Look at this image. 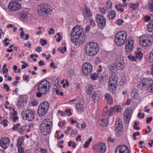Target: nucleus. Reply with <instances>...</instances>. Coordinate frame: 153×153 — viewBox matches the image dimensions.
<instances>
[{"instance_id":"1","label":"nucleus","mask_w":153,"mask_h":153,"mask_svg":"<svg viewBox=\"0 0 153 153\" xmlns=\"http://www.w3.org/2000/svg\"><path fill=\"white\" fill-rule=\"evenodd\" d=\"M51 85L50 82L46 80H44L40 82L38 85L36 96L40 97L42 95H45L49 92Z\"/></svg>"},{"instance_id":"2","label":"nucleus","mask_w":153,"mask_h":153,"mask_svg":"<svg viewBox=\"0 0 153 153\" xmlns=\"http://www.w3.org/2000/svg\"><path fill=\"white\" fill-rule=\"evenodd\" d=\"M84 33L82 29L79 27L77 26L74 27L71 33V40L73 43H75V44L77 45L76 43L78 40L81 39H82V37Z\"/></svg>"},{"instance_id":"3","label":"nucleus","mask_w":153,"mask_h":153,"mask_svg":"<svg viewBox=\"0 0 153 153\" xmlns=\"http://www.w3.org/2000/svg\"><path fill=\"white\" fill-rule=\"evenodd\" d=\"M99 48L96 43L90 42L86 45L85 47V52L88 56H93L98 52Z\"/></svg>"},{"instance_id":"4","label":"nucleus","mask_w":153,"mask_h":153,"mask_svg":"<svg viewBox=\"0 0 153 153\" xmlns=\"http://www.w3.org/2000/svg\"><path fill=\"white\" fill-rule=\"evenodd\" d=\"M52 123L49 119L43 120L41 123L40 127V132L43 135H46L51 132Z\"/></svg>"},{"instance_id":"5","label":"nucleus","mask_w":153,"mask_h":153,"mask_svg":"<svg viewBox=\"0 0 153 153\" xmlns=\"http://www.w3.org/2000/svg\"><path fill=\"white\" fill-rule=\"evenodd\" d=\"M127 36V33L125 31L118 32L115 37L114 40L116 45L119 46L123 45L125 42Z\"/></svg>"},{"instance_id":"6","label":"nucleus","mask_w":153,"mask_h":153,"mask_svg":"<svg viewBox=\"0 0 153 153\" xmlns=\"http://www.w3.org/2000/svg\"><path fill=\"white\" fill-rule=\"evenodd\" d=\"M52 10H50V6L46 4H40L38 8V13L39 15L44 17H47L48 14H50Z\"/></svg>"},{"instance_id":"7","label":"nucleus","mask_w":153,"mask_h":153,"mask_svg":"<svg viewBox=\"0 0 153 153\" xmlns=\"http://www.w3.org/2000/svg\"><path fill=\"white\" fill-rule=\"evenodd\" d=\"M118 80L117 76H116L114 73L111 76L109 77L108 86L109 90L113 94L115 93Z\"/></svg>"},{"instance_id":"8","label":"nucleus","mask_w":153,"mask_h":153,"mask_svg":"<svg viewBox=\"0 0 153 153\" xmlns=\"http://www.w3.org/2000/svg\"><path fill=\"white\" fill-rule=\"evenodd\" d=\"M22 115L24 120L28 121H32L34 118V114L30 109L26 108L24 109L22 112Z\"/></svg>"},{"instance_id":"9","label":"nucleus","mask_w":153,"mask_h":153,"mask_svg":"<svg viewBox=\"0 0 153 153\" xmlns=\"http://www.w3.org/2000/svg\"><path fill=\"white\" fill-rule=\"evenodd\" d=\"M82 69L83 73L85 76H88L91 74L93 69L92 65L89 62H86L83 64Z\"/></svg>"},{"instance_id":"10","label":"nucleus","mask_w":153,"mask_h":153,"mask_svg":"<svg viewBox=\"0 0 153 153\" xmlns=\"http://www.w3.org/2000/svg\"><path fill=\"white\" fill-rule=\"evenodd\" d=\"M96 19L98 27L101 29H103L106 23L105 18L101 15H98L97 16Z\"/></svg>"},{"instance_id":"11","label":"nucleus","mask_w":153,"mask_h":153,"mask_svg":"<svg viewBox=\"0 0 153 153\" xmlns=\"http://www.w3.org/2000/svg\"><path fill=\"white\" fill-rule=\"evenodd\" d=\"M140 43L143 47H148L151 45L152 43L150 39L144 35H142L140 39Z\"/></svg>"},{"instance_id":"12","label":"nucleus","mask_w":153,"mask_h":153,"mask_svg":"<svg viewBox=\"0 0 153 153\" xmlns=\"http://www.w3.org/2000/svg\"><path fill=\"white\" fill-rule=\"evenodd\" d=\"M145 86L147 87L148 90L150 92H153V81L150 78H144L143 81Z\"/></svg>"},{"instance_id":"13","label":"nucleus","mask_w":153,"mask_h":153,"mask_svg":"<svg viewBox=\"0 0 153 153\" xmlns=\"http://www.w3.org/2000/svg\"><path fill=\"white\" fill-rule=\"evenodd\" d=\"M94 150L98 153H104L106 149L105 145L103 143H100L95 145Z\"/></svg>"},{"instance_id":"14","label":"nucleus","mask_w":153,"mask_h":153,"mask_svg":"<svg viewBox=\"0 0 153 153\" xmlns=\"http://www.w3.org/2000/svg\"><path fill=\"white\" fill-rule=\"evenodd\" d=\"M21 4L16 1L10 2L9 4V9L12 11L17 10L21 8Z\"/></svg>"},{"instance_id":"15","label":"nucleus","mask_w":153,"mask_h":153,"mask_svg":"<svg viewBox=\"0 0 153 153\" xmlns=\"http://www.w3.org/2000/svg\"><path fill=\"white\" fill-rule=\"evenodd\" d=\"M123 125L122 121H119L118 123L115 125L114 130L116 135L117 136H120L122 134V128Z\"/></svg>"},{"instance_id":"16","label":"nucleus","mask_w":153,"mask_h":153,"mask_svg":"<svg viewBox=\"0 0 153 153\" xmlns=\"http://www.w3.org/2000/svg\"><path fill=\"white\" fill-rule=\"evenodd\" d=\"M115 153H129V152L127 146L122 145L117 147Z\"/></svg>"},{"instance_id":"17","label":"nucleus","mask_w":153,"mask_h":153,"mask_svg":"<svg viewBox=\"0 0 153 153\" xmlns=\"http://www.w3.org/2000/svg\"><path fill=\"white\" fill-rule=\"evenodd\" d=\"M133 42L132 40H126V43L125 49L127 53L131 52L133 49Z\"/></svg>"},{"instance_id":"18","label":"nucleus","mask_w":153,"mask_h":153,"mask_svg":"<svg viewBox=\"0 0 153 153\" xmlns=\"http://www.w3.org/2000/svg\"><path fill=\"white\" fill-rule=\"evenodd\" d=\"M10 140L8 138L5 137L2 138L0 141V144L2 148L5 149L8 146Z\"/></svg>"},{"instance_id":"19","label":"nucleus","mask_w":153,"mask_h":153,"mask_svg":"<svg viewBox=\"0 0 153 153\" xmlns=\"http://www.w3.org/2000/svg\"><path fill=\"white\" fill-rule=\"evenodd\" d=\"M131 111L127 109L124 113L123 115V119L125 123L128 122L131 116Z\"/></svg>"},{"instance_id":"20","label":"nucleus","mask_w":153,"mask_h":153,"mask_svg":"<svg viewBox=\"0 0 153 153\" xmlns=\"http://www.w3.org/2000/svg\"><path fill=\"white\" fill-rule=\"evenodd\" d=\"M84 16L85 18H90L92 16V13L89 9L85 6V8Z\"/></svg>"},{"instance_id":"21","label":"nucleus","mask_w":153,"mask_h":153,"mask_svg":"<svg viewBox=\"0 0 153 153\" xmlns=\"http://www.w3.org/2000/svg\"><path fill=\"white\" fill-rule=\"evenodd\" d=\"M17 105L20 108H22L26 105V102L24 100L22 97H20Z\"/></svg>"},{"instance_id":"22","label":"nucleus","mask_w":153,"mask_h":153,"mask_svg":"<svg viewBox=\"0 0 153 153\" xmlns=\"http://www.w3.org/2000/svg\"><path fill=\"white\" fill-rule=\"evenodd\" d=\"M138 90L135 88L133 89L131 91V96L132 98L134 99H137L138 96Z\"/></svg>"},{"instance_id":"23","label":"nucleus","mask_w":153,"mask_h":153,"mask_svg":"<svg viewBox=\"0 0 153 153\" xmlns=\"http://www.w3.org/2000/svg\"><path fill=\"white\" fill-rule=\"evenodd\" d=\"M116 67L118 70L123 69L125 67V65L124 62L122 61L119 62L116 65Z\"/></svg>"},{"instance_id":"24","label":"nucleus","mask_w":153,"mask_h":153,"mask_svg":"<svg viewBox=\"0 0 153 153\" xmlns=\"http://www.w3.org/2000/svg\"><path fill=\"white\" fill-rule=\"evenodd\" d=\"M47 111L45 110V109L39 106L38 110V114L40 116H42L45 115Z\"/></svg>"},{"instance_id":"25","label":"nucleus","mask_w":153,"mask_h":153,"mask_svg":"<svg viewBox=\"0 0 153 153\" xmlns=\"http://www.w3.org/2000/svg\"><path fill=\"white\" fill-rule=\"evenodd\" d=\"M105 98L108 101V104L111 105L113 104V99L112 97L109 94L106 93L105 95Z\"/></svg>"},{"instance_id":"26","label":"nucleus","mask_w":153,"mask_h":153,"mask_svg":"<svg viewBox=\"0 0 153 153\" xmlns=\"http://www.w3.org/2000/svg\"><path fill=\"white\" fill-rule=\"evenodd\" d=\"M49 106L50 104L48 103L47 102L45 101L41 103L39 106L45 109V110L48 111L49 108Z\"/></svg>"},{"instance_id":"27","label":"nucleus","mask_w":153,"mask_h":153,"mask_svg":"<svg viewBox=\"0 0 153 153\" xmlns=\"http://www.w3.org/2000/svg\"><path fill=\"white\" fill-rule=\"evenodd\" d=\"M141 51V49L138 48L137 49V51L135 53V58L136 59L137 58L140 59L142 58L143 55Z\"/></svg>"},{"instance_id":"28","label":"nucleus","mask_w":153,"mask_h":153,"mask_svg":"<svg viewBox=\"0 0 153 153\" xmlns=\"http://www.w3.org/2000/svg\"><path fill=\"white\" fill-rule=\"evenodd\" d=\"M92 100L94 102H97L99 99V96L98 94L95 93L93 94L92 96Z\"/></svg>"},{"instance_id":"29","label":"nucleus","mask_w":153,"mask_h":153,"mask_svg":"<svg viewBox=\"0 0 153 153\" xmlns=\"http://www.w3.org/2000/svg\"><path fill=\"white\" fill-rule=\"evenodd\" d=\"M116 15L114 11H112L108 14V17L110 19H113L115 17Z\"/></svg>"},{"instance_id":"30","label":"nucleus","mask_w":153,"mask_h":153,"mask_svg":"<svg viewBox=\"0 0 153 153\" xmlns=\"http://www.w3.org/2000/svg\"><path fill=\"white\" fill-rule=\"evenodd\" d=\"M148 60L150 62H153V50L150 53Z\"/></svg>"},{"instance_id":"31","label":"nucleus","mask_w":153,"mask_h":153,"mask_svg":"<svg viewBox=\"0 0 153 153\" xmlns=\"http://www.w3.org/2000/svg\"><path fill=\"white\" fill-rule=\"evenodd\" d=\"M22 143V137H19L17 140V146L18 147L21 146Z\"/></svg>"},{"instance_id":"32","label":"nucleus","mask_w":153,"mask_h":153,"mask_svg":"<svg viewBox=\"0 0 153 153\" xmlns=\"http://www.w3.org/2000/svg\"><path fill=\"white\" fill-rule=\"evenodd\" d=\"M92 137H90L89 138L88 140L87 141H86L84 145V148H86L87 147L89 144L90 143V142L92 141Z\"/></svg>"},{"instance_id":"33","label":"nucleus","mask_w":153,"mask_h":153,"mask_svg":"<svg viewBox=\"0 0 153 153\" xmlns=\"http://www.w3.org/2000/svg\"><path fill=\"white\" fill-rule=\"evenodd\" d=\"M66 47L65 46H64L63 47H59L58 48V50L60 52L63 53L65 52V51H66Z\"/></svg>"},{"instance_id":"34","label":"nucleus","mask_w":153,"mask_h":153,"mask_svg":"<svg viewBox=\"0 0 153 153\" xmlns=\"http://www.w3.org/2000/svg\"><path fill=\"white\" fill-rule=\"evenodd\" d=\"M76 107L77 108V110L80 111H83V107L82 105L80 103H78V104H76Z\"/></svg>"},{"instance_id":"35","label":"nucleus","mask_w":153,"mask_h":153,"mask_svg":"<svg viewBox=\"0 0 153 153\" xmlns=\"http://www.w3.org/2000/svg\"><path fill=\"white\" fill-rule=\"evenodd\" d=\"M97 75V74L96 73H93V74H91L90 76V77L93 80H96L97 78H98L99 77V76H98Z\"/></svg>"},{"instance_id":"36","label":"nucleus","mask_w":153,"mask_h":153,"mask_svg":"<svg viewBox=\"0 0 153 153\" xmlns=\"http://www.w3.org/2000/svg\"><path fill=\"white\" fill-rule=\"evenodd\" d=\"M92 92L94 93L93 89L91 85H89L88 90L87 93L88 94H92Z\"/></svg>"},{"instance_id":"37","label":"nucleus","mask_w":153,"mask_h":153,"mask_svg":"<svg viewBox=\"0 0 153 153\" xmlns=\"http://www.w3.org/2000/svg\"><path fill=\"white\" fill-rule=\"evenodd\" d=\"M106 8L109 10L112 7V4L111 1H108L106 4Z\"/></svg>"},{"instance_id":"38","label":"nucleus","mask_w":153,"mask_h":153,"mask_svg":"<svg viewBox=\"0 0 153 153\" xmlns=\"http://www.w3.org/2000/svg\"><path fill=\"white\" fill-rule=\"evenodd\" d=\"M68 144L69 146H72L73 148H75L76 146V143L72 141H69L68 142Z\"/></svg>"},{"instance_id":"39","label":"nucleus","mask_w":153,"mask_h":153,"mask_svg":"<svg viewBox=\"0 0 153 153\" xmlns=\"http://www.w3.org/2000/svg\"><path fill=\"white\" fill-rule=\"evenodd\" d=\"M138 6V5L137 4H129V7L130 8L132 9V10L135 9Z\"/></svg>"},{"instance_id":"40","label":"nucleus","mask_w":153,"mask_h":153,"mask_svg":"<svg viewBox=\"0 0 153 153\" xmlns=\"http://www.w3.org/2000/svg\"><path fill=\"white\" fill-rule=\"evenodd\" d=\"M90 25L92 27H94L96 25V23L94 20L91 18L90 20Z\"/></svg>"},{"instance_id":"41","label":"nucleus","mask_w":153,"mask_h":153,"mask_svg":"<svg viewBox=\"0 0 153 153\" xmlns=\"http://www.w3.org/2000/svg\"><path fill=\"white\" fill-rule=\"evenodd\" d=\"M115 112H119L121 109V108L119 106H117L113 107Z\"/></svg>"},{"instance_id":"42","label":"nucleus","mask_w":153,"mask_h":153,"mask_svg":"<svg viewBox=\"0 0 153 153\" xmlns=\"http://www.w3.org/2000/svg\"><path fill=\"white\" fill-rule=\"evenodd\" d=\"M20 123H18L17 124L14 125V126L13 128V129L14 131H17L18 127H20Z\"/></svg>"},{"instance_id":"43","label":"nucleus","mask_w":153,"mask_h":153,"mask_svg":"<svg viewBox=\"0 0 153 153\" xmlns=\"http://www.w3.org/2000/svg\"><path fill=\"white\" fill-rule=\"evenodd\" d=\"M145 87V86L144 84L143 81L142 83H139L137 85L138 88L140 89H143V87Z\"/></svg>"},{"instance_id":"44","label":"nucleus","mask_w":153,"mask_h":153,"mask_svg":"<svg viewBox=\"0 0 153 153\" xmlns=\"http://www.w3.org/2000/svg\"><path fill=\"white\" fill-rule=\"evenodd\" d=\"M108 107L107 106H106L103 109L102 114L104 117H105L106 115H107V113H108Z\"/></svg>"},{"instance_id":"45","label":"nucleus","mask_w":153,"mask_h":153,"mask_svg":"<svg viewBox=\"0 0 153 153\" xmlns=\"http://www.w3.org/2000/svg\"><path fill=\"white\" fill-rule=\"evenodd\" d=\"M40 44L43 46H45L46 45H47L48 43L47 41L43 39H41L40 40Z\"/></svg>"},{"instance_id":"46","label":"nucleus","mask_w":153,"mask_h":153,"mask_svg":"<svg viewBox=\"0 0 153 153\" xmlns=\"http://www.w3.org/2000/svg\"><path fill=\"white\" fill-rule=\"evenodd\" d=\"M128 58L131 61H136V60L135 57L132 56L131 54H129V55L128 56Z\"/></svg>"},{"instance_id":"47","label":"nucleus","mask_w":153,"mask_h":153,"mask_svg":"<svg viewBox=\"0 0 153 153\" xmlns=\"http://www.w3.org/2000/svg\"><path fill=\"white\" fill-rule=\"evenodd\" d=\"M107 123H107H105L103 119H101L100 124L103 127H106L107 125Z\"/></svg>"},{"instance_id":"48","label":"nucleus","mask_w":153,"mask_h":153,"mask_svg":"<svg viewBox=\"0 0 153 153\" xmlns=\"http://www.w3.org/2000/svg\"><path fill=\"white\" fill-rule=\"evenodd\" d=\"M8 122L7 120H4L1 122V124L4 126L6 127L7 126V123Z\"/></svg>"},{"instance_id":"49","label":"nucleus","mask_w":153,"mask_h":153,"mask_svg":"<svg viewBox=\"0 0 153 153\" xmlns=\"http://www.w3.org/2000/svg\"><path fill=\"white\" fill-rule=\"evenodd\" d=\"M114 112H115L114 110V108H111L109 110L108 113H107V115L108 116H109L110 115H112Z\"/></svg>"},{"instance_id":"50","label":"nucleus","mask_w":153,"mask_h":153,"mask_svg":"<svg viewBox=\"0 0 153 153\" xmlns=\"http://www.w3.org/2000/svg\"><path fill=\"white\" fill-rule=\"evenodd\" d=\"M57 35L58 36V37L57 39H56V41L57 42H59L61 40L62 38V36H61L59 33H57Z\"/></svg>"},{"instance_id":"51","label":"nucleus","mask_w":153,"mask_h":153,"mask_svg":"<svg viewBox=\"0 0 153 153\" xmlns=\"http://www.w3.org/2000/svg\"><path fill=\"white\" fill-rule=\"evenodd\" d=\"M140 133L138 131H137L136 132L134 133L133 134V137L134 140H136L137 138L136 137V136H138L140 135Z\"/></svg>"},{"instance_id":"52","label":"nucleus","mask_w":153,"mask_h":153,"mask_svg":"<svg viewBox=\"0 0 153 153\" xmlns=\"http://www.w3.org/2000/svg\"><path fill=\"white\" fill-rule=\"evenodd\" d=\"M27 15L26 13L24 12H22L20 13V16L21 18L23 19H25L27 17Z\"/></svg>"},{"instance_id":"53","label":"nucleus","mask_w":153,"mask_h":153,"mask_svg":"<svg viewBox=\"0 0 153 153\" xmlns=\"http://www.w3.org/2000/svg\"><path fill=\"white\" fill-rule=\"evenodd\" d=\"M144 19L145 22H148L150 19V17L149 16H146L144 17Z\"/></svg>"},{"instance_id":"54","label":"nucleus","mask_w":153,"mask_h":153,"mask_svg":"<svg viewBox=\"0 0 153 153\" xmlns=\"http://www.w3.org/2000/svg\"><path fill=\"white\" fill-rule=\"evenodd\" d=\"M65 111L66 113H68L67 115L68 116H70L72 115L71 110L70 109H66Z\"/></svg>"},{"instance_id":"55","label":"nucleus","mask_w":153,"mask_h":153,"mask_svg":"<svg viewBox=\"0 0 153 153\" xmlns=\"http://www.w3.org/2000/svg\"><path fill=\"white\" fill-rule=\"evenodd\" d=\"M124 22L123 20H121V19H119L116 22V23L118 25H121Z\"/></svg>"},{"instance_id":"56","label":"nucleus","mask_w":153,"mask_h":153,"mask_svg":"<svg viewBox=\"0 0 153 153\" xmlns=\"http://www.w3.org/2000/svg\"><path fill=\"white\" fill-rule=\"evenodd\" d=\"M4 89H6V91L7 92H8L10 91V88L8 85L7 84H4Z\"/></svg>"},{"instance_id":"57","label":"nucleus","mask_w":153,"mask_h":153,"mask_svg":"<svg viewBox=\"0 0 153 153\" xmlns=\"http://www.w3.org/2000/svg\"><path fill=\"white\" fill-rule=\"evenodd\" d=\"M147 29L150 32H153V27L150 26V25H149V24H148V25Z\"/></svg>"},{"instance_id":"58","label":"nucleus","mask_w":153,"mask_h":153,"mask_svg":"<svg viewBox=\"0 0 153 153\" xmlns=\"http://www.w3.org/2000/svg\"><path fill=\"white\" fill-rule=\"evenodd\" d=\"M25 130V127L24 126H21L19 130V132L21 134H22Z\"/></svg>"},{"instance_id":"59","label":"nucleus","mask_w":153,"mask_h":153,"mask_svg":"<svg viewBox=\"0 0 153 153\" xmlns=\"http://www.w3.org/2000/svg\"><path fill=\"white\" fill-rule=\"evenodd\" d=\"M91 28L90 25H88L86 27V28L85 29V32L86 33L88 32L89 31Z\"/></svg>"},{"instance_id":"60","label":"nucleus","mask_w":153,"mask_h":153,"mask_svg":"<svg viewBox=\"0 0 153 153\" xmlns=\"http://www.w3.org/2000/svg\"><path fill=\"white\" fill-rule=\"evenodd\" d=\"M7 41H10V40H9V39H7V38H5V39L3 41V42L5 43L4 45L5 46H7L9 44V42H6Z\"/></svg>"},{"instance_id":"61","label":"nucleus","mask_w":153,"mask_h":153,"mask_svg":"<svg viewBox=\"0 0 153 153\" xmlns=\"http://www.w3.org/2000/svg\"><path fill=\"white\" fill-rule=\"evenodd\" d=\"M115 8L117 9V10L118 11H120L122 12H123L124 11V9L122 8H120L119 6L116 5L115 6Z\"/></svg>"},{"instance_id":"62","label":"nucleus","mask_w":153,"mask_h":153,"mask_svg":"<svg viewBox=\"0 0 153 153\" xmlns=\"http://www.w3.org/2000/svg\"><path fill=\"white\" fill-rule=\"evenodd\" d=\"M18 152L20 153H23L24 152V149L22 147H19L18 148Z\"/></svg>"},{"instance_id":"63","label":"nucleus","mask_w":153,"mask_h":153,"mask_svg":"<svg viewBox=\"0 0 153 153\" xmlns=\"http://www.w3.org/2000/svg\"><path fill=\"white\" fill-rule=\"evenodd\" d=\"M152 120V117H148L146 118V122L148 124L149 123H150Z\"/></svg>"},{"instance_id":"64","label":"nucleus","mask_w":153,"mask_h":153,"mask_svg":"<svg viewBox=\"0 0 153 153\" xmlns=\"http://www.w3.org/2000/svg\"><path fill=\"white\" fill-rule=\"evenodd\" d=\"M36 51L38 53H39L41 52L42 51V50L41 49V47L40 46H38L36 49Z\"/></svg>"}]
</instances>
